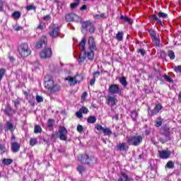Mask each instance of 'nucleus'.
Segmentation results:
<instances>
[{
  "instance_id": "37998d69",
  "label": "nucleus",
  "mask_w": 181,
  "mask_h": 181,
  "mask_svg": "<svg viewBox=\"0 0 181 181\" xmlns=\"http://www.w3.org/2000/svg\"><path fill=\"white\" fill-rule=\"evenodd\" d=\"M54 125V120L49 119L47 123L48 128H53Z\"/></svg>"
},
{
  "instance_id": "6ab92c4d",
  "label": "nucleus",
  "mask_w": 181,
  "mask_h": 181,
  "mask_svg": "<svg viewBox=\"0 0 181 181\" xmlns=\"http://www.w3.org/2000/svg\"><path fill=\"white\" fill-rule=\"evenodd\" d=\"M154 127L156 128H159V127H162V124H163V119L161 117H157V119L154 121Z\"/></svg>"
},
{
  "instance_id": "49530a36",
  "label": "nucleus",
  "mask_w": 181,
  "mask_h": 181,
  "mask_svg": "<svg viewBox=\"0 0 181 181\" xmlns=\"http://www.w3.org/2000/svg\"><path fill=\"white\" fill-rule=\"evenodd\" d=\"M78 171L79 172V173H83V172H84V170H86V168L83 165H79L78 166Z\"/></svg>"
},
{
  "instance_id": "393cba45",
  "label": "nucleus",
  "mask_w": 181,
  "mask_h": 181,
  "mask_svg": "<svg viewBox=\"0 0 181 181\" xmlns=\"http://www.w3.org/2000/svg\"><path fill=\"white\" fill-rule=\"evenodd\" d=\"M119 81L123 87H127V86H128V82H127V78L124 76L120 78Z\"/></svg>"
},
{
  "instance_id": "5fc2aeb1",
  "label": "nucleus",
  "mask_w": 181,
  "mask_h": 181,
  "mask_svg": "<svg viewBox=\"0 0 181 181\" xmlns=\"http://www.w3.org/2000/svg\"><path fill=\"white\" fill-rule=\"evenodd\" d=\"M95 129H97L98 131H104V127H103L101 124H97L95 126Z\"/></svg>"
},
{
  "instance_id": "6e6d98bb",
  "label": "nucleus",
  "mask_w": 181,
  "mask_h": 181,
  "mask_svg": "<svg viewBox=\"0 0 181 181\" xmlns=\"http://www.w3.org/2000/svg\"><path fill=\"white\" fill-rule=\"evenodd\" d=\"M76 116L78 118H83V113L79 110V111L76 112Z\"/></svg>"
},
{
  "instance_id": "dca6fc26",
  "label": "nucleus",
  "mask_w": 181,
  "mask_h": 181,
  "mask_svg": "<svg viewBox=\"0 0 181 181\" xmlns=\"http://www.w3.org/2000/svg\"><path fill=\"white\" fill-rule=\"evenodd\" d=\"M47 43V38H46L45 36H42L41 38V40L40 42H37L35 46H36L37 49H40V47H42V46H43V45H46Z\"/></svg>"
},
{
  "instance_id": "e433bc0d",
  "label": "nucleus",
  "mask_w": 181,
  "mask_h": 181,
  "mask_svg": "<svg viewBox=\"0 0 181 181\" xmlns=\"http://www.w3.org/2000/svg\"><path fill=\"white\" fill-rule=\"evenodd\" d=\"M148 33L150 36H151L152 39H155L156 37V32L153 30V29L151 28L148 30Z\"/></svg>"
},
{
  "instance_id": "338daca9",
  "label": "nucleus",
  "mask_w": 181,
  "mask_h": 181,
  "mask_svg": "<svg viewBox=\"0 0 181 181\" xmlns=\"http://www.w3.org/2000/svg\"><path fill=\"white\" fill-rule=\"evenodd\" d=\"M14 105L15 107H18L19 105V101H14Z\"/></svg>"
},
{
  "instance_id": "473e14b6",
  "label": "nucleus",
  "mask_w": 181,
  "mask_h": 181,
  "mask_svg": "<svg viewBox=\"0 0 181 181\" xmlns=\"http://www.w3.org/2000/svg\"><path fill=\"white\" fill-rule=\"evenodd\" d=\"M104 135H112V132H111V129L110 128H104L103 131Z\"/></svg>"
},
{
  "instance_id": "603ef678",
  "label": "nucleus",
  "mask_w": 181,
  "mask_h": 181,
  "mask_svg": "<svg viewBox=\"0 0 181 181\" xmlns=\"http://www.w3.org/2000/svg\"><path fill=\"white\" fill-rule=\"evenodd\" d=\"M87 95H88V93L87 92H84L83 95H81V101L84 102L86 101V98H87Z\"/></svg>"
},
{
  "instance_id": "de8ad7c7",
  "label": "nucleus",
  "mask_w": 181,
  "mask_h": 181,
  "mask_svg": "<svg viewBox=\"0 0 181 181\" xmlns=\"http://www.w3.org/2000/svg\"><path fill=\"white\" fill-rule=\"evenodd\" d=\"M5 76V69H0V81H1L2 78Z\"/></svg>"
},
{
  "instance_id": "e2e57ef3",
  "label": "nucleus",
  "mask_w": 181,
  "mask_h": 181,
  "mask_svg": "<svg viewBox=\"0 0 181 181\" xmlns=\"http://www.w3.org/2000/svg\"><path fill=\"white\" fill-rule=\"evenodd\" d=\"M0 152H5V146L2 144H0Z\"/></svg>"
},
{
  "instance_id": "9b49d317",
  "label": "nucleus",
  "mask_w": 181,
  "mask_h": 181,
  "mask_svg": "<svg viewBox=\"0 0 181 181\" xmlns=\"http://www.w3.org/2000/svg\"><path fill=\"white\" fill-rule=\"evenodd\" d=\"M40 56L42 59H49L52 57V49L45 48L40 53Z\"/></svg>"
},
{
  "instance_id": "9d476101",
  "label": "nucleus",
  "mask_w": 181,
  "mask_h": 181,
  "mask_svg": "<svg viewBox=\"0 0 181 181\" xmlns=\"http://www.w3.org/2000/svg\"><path fill=\"white\" fill-rule=\"evenodd\" d=\"M108 91L110 94H121L122 93V89L119 88V85L112 84L109 86Z\"/></svg>"
},
{
  "instance_id": "5701e85b",
  "label": "nucleus",
  "mask_w": 181,
  "mask_h": 181,
  "mask_svg": "<svg viewBox=\"0 0 181 181\" xmlns=\"http://www.w3.org/2000/svg\"><path fill=\"white\" fill-rule=\"evenodd\" d=\"M97 118L95 116H89L87 119V122L88 124H95Z\"/></svg>"
},
{
  "instance_id": "0eeeda50",
  "label": "nucleus",
  "mask_w": 181,
  "mask_h": 181,
  "mask_svg": "<svg viewBox=\"0 0 181 181\" xmlns=\"http://www.w3.org/2000/svg\"><path fill=\"white\" fill-rule=\"evenodd\" d=\"M67 81H69L70 86H76L77 83H80L81 80H83V78L81 76L77 74L74 77L68 76L67 78H65Z\"/></svg>"
},
{
  "instance_id": "c756f323",
  "label": "nucleus",
  "mask_w": 181,
  "mask_h": 181,
  "mask_svg": "<svg viewBox=\"0 0 181 181\" xmlns=\"http://www.w3.org/2000/svg\"><path fill=\"white\" fill-rule=\"evenodd\" d=\"M151 21H156L158 25H162V21H160V19H159V18H158L155 14H153L151 16Z\"/></svg>"
},
{
  "instance_id": "423d86ee",
  "label": "nucleus",
  "mask_w": 181,
  "mask_h": 181,
  "mask_svg": "<svg viewBox=\"0 0 181 181\" xmlns=\"http://www.w3.org/2000/svg\"><path fill=\"white\" fill-rule=\"evenodd\" d=\"M18 51L21 57H28L31 53L30 49H29V45L27 43H23L19 45Z\"/></svg>"
},
{
  "instance_id": "20e7f679",
  "label": "nucleus",
  "mask_w": 181,
  "mask_h": 181,
  "mask_svg": "<svg viewBox=\"0 0 181 181\" xmlns=\"http://www.w3.org/2000/svg\"><path fill=\"white\" fill-rule=\"evenodd\" d=\"M87 43V40L86 38H83L79 43V49L82 54L79 55L78 62L83 63L86 58L87 57V52H86V44Z\"/></svg>"
},
{
  "instance_id": "8fccbe9b",
  "label": "nucleus",
  "mask_w": 181,
  "mask_h": 181,
  "mask_svg": "<svg viewBox=\"0 0 181 181\" xmlns=\"http://www.w3.org/2000/svg\"><path fill=\"white\" fill-rule=\"evenodd\" d=\"M76 129H77L78 132L81 133V132H83V131H84V127H83V126L81 124H78L77 126Z\"/></svg>"
},
{
  "instance_id": "f3484780",
  "label": "nucleus",
  "mask_w": 181,
  "mask_h": 181,
  "mask_svg": "<svg viewBox=\"0 0 181 181\" xmlns=\"http://www.w3.org/2000/svg\"><path fill=\"white\" fill-rule=\"evenodd\" d=\"M117 148L118 151H128L129 146L127 144V143H119V144L117 145Z\"/></svg>"
},
{
  "instance_id": "412c9836",
  "label": "nucleus",
  "mask_w": 181,
  "mask_h": 181,
  "mask_svg": "<svg viewBox=\"0 0 181 181\" xmlns=\"http://www.w3.org/2000/svg\"><path fill=\"white\" fill-rule=\"evenodd\" d=\"M160 132L162 134V135H165V136H169L170 135V132H169V129L166 127H161Z\"/></svg>"
},
{
  "instance_id": "774afa93",
  "label": "nucleus",
  "mask_w": 181,
  "mask_h": 181,
  "mask_svg": "<svg viewBox=\"0 0 181 181\" xmlns=\"http://www.w3.org/2000/svg\"><path fill=\"white\" fill-rule=\"evenodd\" d=\"M178 98H179L180 100H181V90H180V93H179V95H178Z\"/></svg>"
},
{
  "instance_id": "7c9ffc66",
  "label": "nucleus",
  "mask_w": 181,
  "mask_h": 181,
  "mask_svg": "<svg viewBox=\"0 0 181 181\" xmlns=\"http://www.w3.org/2000/svg\"><path fill=\"white\" fill-rule=\"evenodd\" d=\"M13 162V160L11 159V158H4L2 160V163L3 165H11V163H12Z\"/></svg>"
},
{
  "instance_id": "864d4df0",
  "label": "nucleus",
  "mask_w": 181,
  "mask_h": 181,
  "mask_svg": "<svg viewBox=\"0 0 181 181\" xmlns=\"http://www.w3.org/2000/svg\"><path fill=\"white\" fill-rule=\"evenodd\" d=\"M36 101H37V103H43V98L40 95H37Z\"/></svg>"
},
{
  "instance_id": "1a4fd4ad",
  "label": "nucleus",
  "mask_w": 181,
  "mask_h": 181,
  "mask_svg": "<svg viewBox=\"0 0 181 181\" xmlns=\"http://www.w3.org/2000/svg\"><path fill=\"white\" fill-rule=\"evenodd\" d=\"M65 19L66 22H80V17L74 13H70L66 15Z\"/></svg>"
},
{
  "instance_id": "39448f33",
  "label": "nucleus",
  "mask_w": 181,
  "mask_h": 181,
  "mask_svg": "<svg viewBox=\"0 0 181 181\" xmlns=\"http://www.w3.org/2000/svg\"><path fill=\"white\" fill-rule=\"evenodd\" d=\"M127 142L129 145H133V146H138L140 144H142V136L136 134L134 136H127Z\"/></svg>"
},
{
  "instance_id": "13d9d810",
  "label": "nucleus",
  "mask_w": 181,
  "mask_h": 181,
  "mask_svg": "<svg viewBox=\"0 0 181 181\" xmlns=\"http://www.w3.org/2000/svg\"><path fill=\"white\" fill-rule=\"evenodd\" d=\"M4 11V1L0 0V12Z\"/></svg>"
},
{
  "instance_id": "79ce46f5",
  "label": "nucleus",
  "mask_w": 181,
  "mask_h": 181,
  "mask_svg": "<svg viewBox=\"0 0 181 181\" xmlns=\"http://www.w3.org/2000/svg\"><path fill=\"white\" fill-rule=\"evenodd\" d=\"M7 128L11 131V132H13V124L11 122H7Z\"/></svg>"
},
{
  "instance_id": "09e8293b",
  "label": "nucleus",
  "mask_w": 181,
  "mask_h": 181,
  "mask_svg": "<svg viewBox=\"0 0 181 181\" xmlns=\"http://www.w3.org/2000/svg\"><path fill=\"white\" fill-rule=\"evenodd\" d=\"M174 71L175 73H181V65H178L174 67Z\"/></svg>"
},
{
  "instance_id": "f03ea898",
  "label": "nucleus",
  "mask_w": 181,
  "mask_h": 181,
  "mask_svg": "<svg viewBox=\"0 0 181 181\" xmlns=\"http://www.w3.org/2000/svg\"><path fill=\"white\" fill-rule=\"evenodd\" d=\"M78 160H79L81 163H86V165H94V163L97 162V159H95L94 156H89L87 154L78 156Z\"/></svg>"
},
{
  "instance_id": "72a5a7b5",
  "label": "nucleus",
  "mask_w": 181,
  "mask_h": 181,
  "mask_svg": "<svg viewBox=\"0 0 181 181\" xmlns=\"http://www.w3.org/2000/svg\"><path fill=\"white\" fill-rule=\"evenodd\" d=\"M131 117L133 121H136V118H138V112H136V110H133Z\"/></svg>"
},
{
  "instance_id": "a18cd8bd",
  "label": "nucleus",
  "mask_w": 181,
  "mask_h": 181,
  "mask_svg": "<svg viewBox=\"0 0 181 181\" xmlns=\"http://www.w3.org/2000/svg\"><path fill=\"white\" fill-rule=\"evenodd\" d=\"M153 40L156 46H158V47L160 46V41H159L157 37H156L155 38H153Z\"/></svg>"
},
{
  "instance_id": "680f3d73",
  "label": "nucleus",
  "mask_w": 181,
  "mask_h": 181,
  "mask_svg": "<svg viewBox=\"0 0 181 181\" xmlns=\"http://www.w3.org/2000/svg\"><path fill=\"white\" fill-rule=\"evenodd\" d=\"M87 10V5L84 4L80 8V11H86Z\"/></svg>"
},
{
  "instance_id": "a211bd4d",
  "label": "nucleus",
  "mask_w": 181,
  "mask_h": 181,
  "mask_svg": "<svg viewBox=\"0 0 181 181\" xmlns=\"http://www.w3.org/2000/svg\"><path fill=\"white\" fill-rule=\"evenodd\" d=\"M108 104L112 107H114L117 103H118V100L114 96H109L107 98Z\"/></svg>"
},
{
  "instance_id": "aec40b11",
  "label": "nucleus",
  "mask_w": 181,
  "mask_h": 181,
  "mask_svg": "<svg viewBox=\"0 0 181 181\" xmlns=\"http://www.w3.org/2000/svg\"><path fill=\"white\" fill-rule=\"evenodd\" d=\"M11 149L14 153L19 152L21 149V145L19 144L14 142L11 144Z\"/></svg>"
},
{
  "instance_id": "bf43d9fd",
  "label": "nucleus",
  "mask_w": 181,
  "mask_h": 181,
  "mask_svg": "<svg viewBox=\"0 0 181 181\" xmlns=\"http://www.w3.org/2000/svg\"><path fill=\"white\" fill-rule=\"evenodd\" d=\"M100 76V71H95L93 73V78H95V77H98Z\"/></svg>"
},
{
  "instance_id": "69168bd1",
  "label": "nucleus",
  "mask_w": 181,
  "mask_h": 181,
  "mask_svg": "<svg viewBox=\"0 0 181 181\" xmlns=\"http://www.w3.org/2000/svg\"><path fill=\"white\" fill-rule=\"evenodd\" d=\"M49 20H50V15H47L44 17V21H49Z\"/></svg>"
},
{
  "instance_id": "3c124183",
  "label": "nucleus",
  "mask_w": 181,
  "mask_h": 181,
  "mask_svg": "<svg viewBox=\"0 0 181 181\" xmlns=\"http://www.w3.org/2000/svg\"><path fill=\"white\" fill-rule=\"evenodd\" d=\"M27 11H35L36 9V7L33 5H28L26 7Z\"/></svg>"
},
{
  "instance_id": "bb28decb",
  "label": "nucleus",
  "mask_w": 181,
  "mask_h": 181,
  "mask_svg": "<svg viewBox=\"0 0 181 181\" xmlns=\"http://www.w3.org/2000/svg\"><path fill=\"white\" fill-rule=\"evenodd\" d=\"M94 19H105L107 18V16L105 13H101V14H96L93 16Z\"/></svg>"
},
{
  "instance_id": "2f4dec72",
  "label": "nucleus",
  "mask_w": 181,
  "mask_h": 181,
  "mask_svg": "<svg viewBox=\"0 0 181 181\" xmlns=\"http://www.w3.org/2000/svg\"><path fill=\"white\" fill-rule=\"evenodd\" d=\"M120 19H122V21H124V22H127L129 25H132V20L127 16H121Z\"/></svg>"
},
{
  "instance_id": "58836bf2",
  "label": "nucleus",
  "mask_w": 181,
  "mask_h": 181,
  "mask_svg": "<svg viewBox=\"0 0 181 181\" xmlns=\"http://www.w3.org/2000/svg\"><path fill=\"white\" fill-rule=\"evenodd\" d=\"M34 132L35 134H40L42 132V127L39 125H35L34 128Z\"/></svg>"
},
{
  "instance_id": "052dcab7",
  "label": "nucleus",
  "mask_w": 181,
  "mask_h": 181,
  "mask_svg": "<svg viewBox=\"0 0 181 181\" xmlns=\"http://www.w3.org/2000/svg\"><path fill=\"white\" fill-rule=\"evenodd\" d=\"M95 83V78L90 79V86H94Z\"/></svg>"
},
{
  "instance_id": "f8f14e48",
  "label": "nucleus",
  "mask_w": 181,
  "mask_h": 181,
  "mask_svg": "<svg viewBox=\"0 0 181 181\" xmlns=\"http://www.w3.org/2000/svg\"><path fill=\"white\" fill-rule=\"evenodd\" d=\"M59 132L61 141H67V134H69V132L67 129H66V127H59Z\"/></svg>"
},
{
  "instance_id": "2eb2a0df",
  "label": "nucleus",
  "mask_w": 181,
  "mask_h": 181,
  "mask_svg": "<svg viewBox=\"0 0 181 181\" xmlns=\"http://www.w3.org/2000/svg\"><path fill=\"white\" fill-rule=\"evenodd\" d=\"M59 33H60V28H59V27H54L49 32V35L52 36V37H57Z\"/></svg>"
},
{
  "instance_id": "b1692460",
  "label": "nucleus",
  "mask_w": 181,
  "mask_h": 181,
  "mask_svg": "<svg viewBox=\"0 0 181 181\" xmlns=\"http://www.w3.org/2000/svg\"><path fill=\"white\" fill-rule=\"evenodd\" d=\"M116 39H117V40H118V42H122V40L124 39V33L118 32L116 34Z\"/></svg>"
},
{
  "instance_id": "ddd939ff",
  "label": "nucleus",
  "mask_w": 181,
  "mask_h": 181,
  "mask_svg": "<svg viewBox=\"0 0 181 181\" xmlns=\"http://www.w3.org/2000/svg\"><path fill=\"white\" fill-rule=\"evenodd\" d=\"M158 153L160 159H168V158H170V155H172V152L168 149L159 151Z\"/></svg>"
},
{
  "instance_id": "c9c22d12",
  "label": "nucleus",
  "mask_w": 181,
  "mask_h": 181,
  "mask_svg": "<svg viewBox=\"0 0 181 181\" xmlns=\"http://www.w3.org/2000/svg\"><path fill=\"white\" fill-rule=\"evenodd\" d=\"M4 112L6 115H11L12 108H11V107H9V106H7L4 110Z\"/></svg>"
},
{
  "instance_id": "7ed1b4c3",
  "label": "nucleus",
  "mask_w": 181,
  "mask_h": 181,
  "mask_svg": "<svg viewBox=\"0 0 181 181\" xmlns=\"http://www.w3.org/2000/svg\"><path fill=\"white\" fill-rule=\"evenodd\" d=\"M88 45L90 52H87L86 57H88L89 60L93 61V59H94V50H97V46L95 45V41L94 40V37H89Z\"/></svg>"
},
{
  "instance_id": "c85d7f7f",
  "label": "nucleus",
  "mask_w": 181,
  "mask_h": 181,
  "mask_svg": "<svg viewBox=\"0 0 181 181\" xmlns=\"http://www.w3.org/2000/svg\"><path fill=\"white\" fill-rule=\"evenodd\" d=\"M168 54L170 60H175V59L176 58V55H175V52H173V50H168Z\"/></svg>"
},
{
  "instance_id": "0e129e2a",
  "label": "nucleus",
  "mask_w": 181,
  "mask_h": 181,
  "mask_svg": "<svg viewBox=\"0 0 181 181\" xmlns=\"http://www.w3.org/2000/svg\"><path fill=\"white\" fill-rule=\"evenodd\" d=\"M45 26L43 25L40 24L37 29H39L40 30H43Z\"/></svg>"
},
{
  "instance_id": "4c0bfd02",
  "label": "nucleus",
  "mask_w": 181,
  "mask_h": 181,
  "mask_svg": "<svg viewBox=\"0 0 181 181\" xmlns=\"http://www.w3.org/2000/svg\"><path fill=\"white\" fill-rule=\"evenodd\" d=\"M158 18H161L162 19H166V18H168V13L163 12H158Z\"/></svg>"
},
{
  "instance_id": "f704fd0d",
  "label": "nucleus",
  "mask_w": 181,
  "mask_h": 181,
  "mask_svg": "<svg viewBox=\"0 0 181 181\" xmlns=\"http://www.w3.org/2000/svg\"><path fill=\"white\" fill-rule=\"evenodd\" d=\"M22 14L21 13V12L19 11H14L12 14L13 18H14V19H19V18H21V16Z\"/></svg>"
},
{
  "instance_id": "4d7b16f0",
  "label": "nucleus",
  "mask_w": 181,
  "mask_h": 181,
  "mask_svg": "<svg viewBox=\"0 0 181 181\" xmlns=\"http://www.w3.org/2000/svg\"><path fill=\"white\" fill-rule=\"evenodd\" d=\"M139 53H141V56H145V53H146V51L145 49H140L138 50Z\"/></svg>"
},
{
  "instance_id": "ea45409f",
  "label": "nucleus",
  "mask_w": 181,
  "mask_h": 181,
  "mask_svg": "<svg viewBox=\"0 0 181 181\" xmlns=\"http://www.w3.org/2000/svg\"><path fill=\"white\" fill-rule=\"evenodd\" d=\"M166 168H168V169H173V168H175V163L173 161H168L166 164Z\"/></svg>"
},
{
  "instance_id": "a878e982",
  "label": "nucleus",
  "mask_w": 181,
  "mask_h": 181,
  "mask_svg": "<svg viewBox=\"0 0 181 181\" xmlns=\"http://www.w3.org/2000/svg\"><path fill=\"white\" fill-rule=\"evenodd\" d=\"M83 1H87V0H83ZM76 2L71 3L70 4V8L71 9H76L78 5H80V0H75Z\"/></svg>"
},
{
  "instance_id": "4468645a",
  "label": "nucleus",
  "mask_w": 181,
  "mask_h": 181,
  "mask_svg": "<svg viewBox=\"0 0 181 181\" xmlns=\"http://www.w3.org/2000/svg\"><path fill=\"white\" fill-rule=\"evenodd\" d=\"M160 110H162V105L160 104H157L155 107L154 110H152L151 111L148 112L149 115H151V117H153L155 115H157V114H159V111H160Z\"/></svg>"
},
{
  "instance_id": "f257e3e1",
  "label": "nucleus",
  "mask_w": 181,
  "mask_h": 181,
  "mask_svg": "<svg viewBox=\"0 0 181 181\" xmlns=\"http://www.w3.org/2000/svg\"><path fill=\"white\" fill-rule=\"evenodd\" d=\"M45 87L47 90L50 91L52 94L60 91V85L57 84V83H54V81L52 79L46 80L45 78Z\"/></svg>"
},
{
  "instance_id": "cd10ccee",
  "label": "nucleus",
  "mask_w": 181,
  "mask_h": 181,
  "mask_svg": "<svg viewBox=\"0 0 181 181\" xmlns=\"http://www.w3.org/2000/svg\"><path fill=\"white\" fill-rule=\"evenodd\" d=\"M163 78L165 81H167L168 83H173V79H172V76L170 75L165 74L163 76Z\"/></svg>"
},
{
  "instance_id": "c03bdc74",
  "label": "nucleus",
  "mask_w": 181,
  "mask_h": 181,
  "mask_svg": "<svg viewBox=\"0 0 181 181\" xmlns=\"http://www.w3.org/2000/svg\"><path fill=\"white\" fill-rule=\"evenodd\" d=\"M80 112H81L82 114H88V109L86 107H82L80 110Z\"/></svg>"
},
{
  "instance_id": "a19ab883",
  "label": "nucleus",
  "mask_w": 181,
  "mask_h": 181,
  "mask_svg": "<svg viewBox=\"0 0 181 181\" xmlns=\"http://www.w3.org/2000/svg\"><path fill=\"white\" fill-rule=\"evenodd\" d=\"M36 144H37V139H36V138L30 139V146H35V145H36Z\"/></svg>"
},
{
  "instance_id": "4be33fe9",
  "label": "nucleus",
  "mask_w": 181,
  "mask_h": 181,
  "mask_svg": "<svg viewBox=\"0 0 181 181\" xmlns=\"http://www.w3.org/2000/svg\"><path fill=\"white\" fill-rule=\"evenodd\" d=\"M131 178L128 177V175L125 173H122V176L118 179L117 181H129Z\"/></svg>"
},
{
  "instance_id": "6e6552de",
  "label": "nucleus",
  "mask_w": 181,
  "mask_h": 181,
  "mask_svg": "<svg viewBox=\"0 0 181 181\" xmlns=\"http://www.w3.org/2000/svg\"><path fill=\"white\" fill-rule=\"evenodd\" d=\"M82 28L83 29H88L90 33H94L95 32V26L90 21H85L82 23Z\"/></svg>"
}]
</instances>
